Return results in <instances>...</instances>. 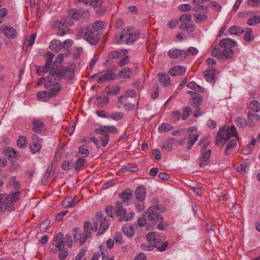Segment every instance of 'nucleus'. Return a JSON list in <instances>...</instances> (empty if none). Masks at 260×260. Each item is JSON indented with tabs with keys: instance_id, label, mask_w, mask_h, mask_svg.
Masks as SVG:
<instances>
[{
	"instance_id": "nucleus-1",
	"label": "nucleus",
	"mask_w": 260,
	"mask_h": 260,
	"mask_svg": "<svg viewBox=\"0 0 260 260\" xmlns=\"http://www.w3.org/2000/svg\"><path fill=\"white\" fill-rule=\"evenodd\" d=\"M236 44L235 41L230 39H222L219 42V47H215L213 49L211 55L223 60L230 59L234 55L231 47L235 46Z\"/></svg>"
},
{
	"instance_id": "nucleus-2",
	"label": "nucleus",
	"mask_w": 260,
	"mask_h": 260,
	"mask_svg": "<svg viewBox=\"0 0 260 260\" xmlns=\"http://www.w3.org/2000/svg\"><path fill=\"white\" fill-rule=\"evenodd\" d=\"M231 136L238 139L237 132L234 125L231 126L230 128L227 130L225 127L220 128L216 136V144L222 146L230 139Z\"/></svg>"
},
{
	"instance_id": "nucleus-3",
	"label": "nucleus",
	"mask_w": 260,
	"mask_h": 260,
	"mask_svg": "<svg viewBox=\"0 0 260 260\" xmlns=\"http://www.w3.org/2000/svg\"><path fill=\"white\" fill-rule=\"evenodd\" d=\"M139 35V31L133 32L131 27H125L122 30L120 36H115V40L117 43L125 42L126 44H132L138 39Z\"/></svg>"
},
{
	"instance_id": "nucleus-4",
	"label": "nucleus",
	"mask_w": 260,
	"mask_h": 260,
	"mask_svg": "<svg viewBox=\"0 0 260 260\" xmlns=\"http://www.w3.org/2000/svg\"><path fill=\"white\" fill-rule=\"evenodd\" d=\"M80 34L83 38L92 45L96 44L100 39L99 32L94 31L90 26L82 28Z\"/></svg>"
},
{
	"instance_id": "nucleus-5",
	"label": "nucleus",
	"mask_w": 260,
	"mask_h": 260,
	"mask_svg": "<svg viewBox=\"0 0 260 260\" xmlns=\"http://www.w3.org/2000/svg\"><path fill=\"white\" fill-rule=\"evenodd\" d=\"M166 211L165 207L161 205H154L150 206L147 212L148 219L150 221L157 222L158 219H162V216L160 215L161 213Z\"/></svg>"
},
{
	"instance_id": "nucleus-6",
	"label": "nucleus",
	"mask_w": 260,
	"mask_h": 260,
	"mask_svg": "<svg viewBox=\"0 0 260 260\" xmlns=\"http://www.w3.org/2000/svg\"><path fill=\"white\" fill-rule=\"evenodd\" d=\"M57 72V76H59L60 79L64 78L71 80L75 77V65L70 64L67 67H59Z\"/></svg>"
},
{
	"instance_id": "nucleus-7",
	"label": "nucleus",
	"mask_w": 260,
	"mask_h": 260,
	"mask_svg": "<svg viewBox=\"0 0 260 260\" xmlns=\"http://www.w3.org/2000/svg\"><path fill=\"white\" fill-rule=\"evenodd\" d=\"M70 18L66 17L60 21H55L53 23V27L58 29L56 34L59 36H62L68 32L69 29L68 26L70 24Z\"/></svg>"
},
{
	"instance_id": "nucleus-8",
	"label": "nucleus",
	"mask_w": 260,
	"mask_h": 260,
	"mask_svg": "<svg viewBox=\"0 0 260 260\" xmlns=\"http://www.w3.org/2000/svg\"><path fill=\"white\" fill-rule=\"evenodd\" d=\"M57 70H54V68H51L50 70V74L48 75L46 81L44 82L45 87H50L51 86L59 83L58 81L60 79L59 76H57Z\"/></svg>"
},
{
	"instance_id": "nucleus-9",
	"label": "nucleus",
	"mask_w": 260,
	"mask_h": 260,
	"mask_svg": "<svg viewBox=\"0 0 260 260\" xmlns=\"http://www.w3.org/2000/svg\"><path fill=\"white\" fill-rule=\"evenodd\" d=\"M199 135L197 134L196 128L194 126H191L187 132L188 140L187 149L190 150L195 142L197 141Z\"/></svg>"
},
{
	"instance_id": "nucleus-10",
	"label": "nucleus",
	"mask_w": 260,
	"mask_h": 260,
	"mask_svg": "<svg viewBox=\"0 0 260 260\" xmlns=\"http://www.w3.org/2000/svg\"><path fill=\"white\" fill-rule=\"evenodd\" d=\"M0 33H3L8 39H15L17 36L16 30L13 27L6 25H3L0 27Z\"/></svg>"
},
{
	"instance_id": "nucleus-11",
	"label": "nucleus",
	"mask_w": 260,
	"mask_h": 260,
	"mask_svg": "<svg viewBox=\"0 0 260 260\" xmlns=\"http://www.w3.org/2000/svg\"><path fill=\"white\" fill-rule=\"evenodd\" d=\"M72 235L74 237V241L76 243H79L80 245H83L85 243L86 239L89 238V237H86V234L85 233H82L81 230L79 228L74 229Z\"/></svg>"
},
{
	"instance_id": "nucleus-12",
	"label": "nucleus",
	"mask_w": 260,
	"mask_h": 260,
	"mask_svg": "<svg viewBox=\"0 0 260 260\" xmlns=\"http://www.w3.org/2000/svg\"><path fill=\"white\" fill-rule=\"evenodd\" d=\"M104 127H106V126L101 125L99 126L98 128L95 129V133L96 134H99L102 136V137L100 138V139L102 141V145L103 146L105 147L109 142V136L107 132V130Z\"/></svg>"
},
{
	"instance_id": "nucleus-13",
	"label": "nucleus",
	"mask_w": 260,
	"mask_h": 260,
	"mask_svg": "<svg viewBox=\"0 0 260 260\" xmlns=\"http://www.w3.org/2000/svg\"><path fill=\"white\" fill-rule=\"evenodd\" d=\"M203 75L208 82L214 83L215 82L217 75L218 74V72L214 68H210L203 72Z\"/></svg>"
},
{
	"instance_id": "nucleus-14",
	"label": "nucleus",
	"mask_w": 260,
	"mask_h": 260,
	"mask_svg": "<svg viewBox=\"0 0 260 260\" xmlns=\"http://www.w3.org/2000/svg\"><path fill=\"white\" fill-rule=\"evenodd\" d=\"M168 55L171 58H177L180 57L181 59H185L188 56V53L184 50L172 49L168 51Z\"/></svg>"
},
{
	"instance_id": "nucleus-15",
	"label": "nucleus",
	"mask_w": 260,
	"mask_h": 260,
	"mask_svg": "<svg viewBox=\"0 0 260 260\" xmlns=\"http://www.w3.org/2000/svg\"><path fill=\"white\" fill-rule=\"evenodd\" d=\"M187 92L191 95L193 96L189 101L190 104L195 106L196 108H198L203 101V96L196 92L188 90Z\"/></svg>"
},
{
	"instance_id": "nucleus-16",
	"label": "nucleus",
	"mask_w": 260,
	"mask_h": 260,
	"mask_svg": "<svg viewBox=\"0 0 260 260\" xmlns=\"http://www.w3.org/2000/svg\"><path fill=\"white\" fill-rule=\"evenodd\" d=\"M98 223L94 221L92 223L90 221H85L83 224L84 232L86 234V237H90L92 232L96 231Z\"/></svg>"
},
{
	"instance_id": "nucleus-17",
	"label": "nucleus",
	"mask_w": 260,
	"mask_h": 260,
	"mask_svg": "<svg viewBox=\"0 0 260 260\" xmlns=\"http://www.w3.org/2000/svg\"><path fill=\"white\" fill-rule=\"evenodd\" d=\"M54 56V54L51 52L48 53V58L43 67H41L37 69V73L39 75H42L48 72L52 62V58Z\"/></svg>"
},
{
	"instance_id": "nucleus-18",
	"label": "nucleus",
	"mask_w": 260,
	"mask_h": 260,
	"mask_svg": "<svg viewBox=\"0 0 260 260\" xmlns=\"http://www.w3.org/2000/svg\"><path fill=\"white\" fill-rule=\"evenodd\" d=\"M118 102L120 104L123 105L124 108L126 111H132L135 108V105L128 101L127 96L126 95L119 96Z\"/></svg>"
},
{
	"instance_id": "nucleus-19",
	"label": "nucleus",
	"mask_w": 260,
	"mask_h": 260,
	"mask_svg": "<svg viewBox=\"0 0 260 260\" xmlns=\"http://www.w3.org/2000/svg\"><path fill=\"white\" fill-rule=\"evenodd\" d=\"M120 197L121 201L120 202L127 205L128 204V201L133 197V190L129 188H126L122 191Z\"/></svg>"
},
{
	"instance_id": "nucleus-20",
	"label": "nucleus",
	"mask_w": 260,
	"mask_h": 260,
	"mask_svg": "<svg viewBox=\"0 0 260 260\" xmlns=\"http://www.w3.org/2000/svg\"><path fill=\"white\" fill-rule=\"evenodd\" d=\"M116 77V75L113 73L111 71H108L102 76L98 78V82L99 83L102 84L110 80H115Z\"/></svg>"
},
{
	"instance_id": "nucleus-21",
	"label": "nucleus",
	"mask_w": 260,
	"mask_h": 260,
	"mask_svg": "<svg viewBox=\"0 0 260 260\" xmlns=\"http://www.w3.org/2000/svg\"><path fill=\"white\" fill-rule=\"evenodd\" d=\"M123 204H124L121 202H118L116 203L115 208V212L117 216L121 217V219H120V221L122 220L123 217L126 213V210L123 208L122 205Z\"/></svg>"
},
{
	"instance_id": "nucleus-22",
	"label": "nucleus",
	"mask_w": 260,
	"mask_h": 260,
	"mask_svg": "<svg viewBox=\"0 0 260 260\" xmlns=\"http://www.w3.org/2000/svg\"><path fill=\"white\" fill-rule=\"evenodd\" d=\"M135 197L139 201H144L146 197V189L142 186L138 187L135 191Z\"/></svg>"
},
{
	"instance_id": "nucleus-23",
	"label": "nucleus",
	"mask_w": 260,
	"mask_h": 260,
	"mask_svg": "<svg viewBox=\"0 0 260 260\" xmlns=\"http://www.w3.org/2000/svg\"><path fill=\"white\" fill-rule=\"evenodd\" d=\"M185 72V68L181 66H174L169 71V73L173 76L182 75Z\"/></svg>"
},
{
	"instance_id": "nucleus-24",
	"label": "nucleus",
	"mask_w": 260,
	"mask_h": 260,
	"mask_svg": "<svg viewBox=\"0 0 260 260\" xmlns=\"http://www.w3.org/2000/svg\"><path fill=\"white\" fill-rule=\"evenodd\" d=\"M52 244L57 248L64 246L63 235L61 233H59L56 235L52 241Z\"/></svg>"
},
{
	"instance_id": "nucleus-25",
	"label": "nucleus",
	"mask_w": 260,
	"mask_h": 260,
	"mask_svg": "<svg viewBox=\"0 0 260 260\" xmlns=\"http://www.w3.org/2000/svg\"><path fill=\"white\" fill-rule=\"evenodd\" d=\"M158 80L164 87L168 86L171 83V80L168 75L166 73L158 74Z\"/></svg>"
},
{
	"instance_id": "nucleus-26",
	"label": "nucleus",
	"mask_w": 260,
	"mask_h": 260,
	"mask_svg": "<svg viewBox=\"0 0 260 260\" xmlns=\"http://www.w3.org/2000/svg\"><path fill=\"white\" fill-rule=\"evenodd\" d=\"M211 153V150H208L203 153L201 157V161L200 164V166L201 168H203L208 164V161L209 160Z\"/></svg>"
},
{
	"instance_id": "nucleus-27",
	"label": "nucleus",
	"mask_w": 260,
	"mask_h": 260,
	"mask_svg": "<svg viewBox=\"0 0 260 260\" xmlns=\"http://www.w3.org/2000/svg\"><path fill=\"white\" fill-rule=\"evenodd\" d=\"M135 226L128 224L124 225L122 228L123 233L128 237H133L135 235Z\"/></svg>"
},
{
	"instance_id": "nucleus-28",
	"label": "nucleus",
	"mask_w": 260,
	"mask_h": 260,
	"mask_svg": "<svg viewBox=\"0 0 260 260\" xmlns=\"http://www.w3.org/2000/svg\"><path fill=\"white\" fill-rule=\"evenodd\" d=\"M49 47L52 51L58 52L62 47V44L59 40H53L51 42Z\"/></svg>"
},
{
	"instance_id": "nucleus-29",
	"label": "nucleus",
	"mask_w": 260,
	"mask_h": 260,
	"mask_svg": "<svg viewBox=\"0 0 260 260\" xmlns=\"http://www.w3.org/2000/svg\"><path fill=\"white\" fill-rule=\"evenodd\" d=\"M46 88H48L49 91H48L49 93L50 97H54L56 96L57 93L60 91L61 90V85L58 84H56L54 85L51 86L50 87H46Z\"/></svg>"
},
{
	"instance_id": "nucleus-30",
	"label": "nucleus",
	"mask_w": 260,
	"mask_h": 260,
	"mask_svg": "<svg viewBox=\"0 0 260 260\" xmlns=\"http://www.w3.org/2000/svg\"><path fill=\"white\" fill-rule=\"evenodd\" d=\"M110 220L109 219L104 218L101 221V223L100 226V230L98 232L97 235L100 236L102 235L104 232H105L109 226Z\"/></svg>"
},
{
	"instance_id": "nucleus-31",
	"label": "nucleus",
	"mask_w": 260,
	"mask_h": 260,
	"mask_svg": "<svg viewBox=\"0 0 260 260\" xmlns=\"http://www.w3.org/2000/svg\"><path fill=\"white\" fill-rule=\"evenodd\" d=\"M161 239H159L158 241H157V239H155V243L153 244V246L154 247L157 248L158 250L160 251H165L167 247L168 246L169 243L168 242H165L162 243H161Z\"/></svg>"
},
{
	"instance_id": "nucleus-32",
	"label": "nucleus",
	"mask_w": 260,
	"mask_h": 260,
	"mask_svg": "<svg viewBox=\"0 0 260 260\" xmlns=\"http://www.w3.org/2000/svg\"><path fill=\"white\" fill-rule=\"evenodd\" d=\"M132 75V71L129 68H124L121 71L119 72V76L120 78L127 79L131 77Z\"/></svg>"
},
{
	"instance_id": "nucleus-33",
	"label": "nucleus",
	"mask_w": 260,
	"mask_h": 260,
	"mask_svg": "<svg viewBox=\"0 0 260 260\" xmlns=\"http://www.w3.org/2000/svg\"><path fill=\"white\" fill-rule=\"evenodd\" d=\"M85 163L86 160L85 158L80 157L76 161L74 168L75 170L79 171L84 168Z\"/></svg>"
},
{
	"instance_id": "nucleus-34",
	"label": "nucleus",
	"mask_w": 260,
	"mask_h": 260,
	"mask_svg": "<svg viewBox=\"0 0 260 260\" xmlns=\"http://www.w3.org/2000/svg\"><path fill=\"white\" fill-rule=\"evenodd\" d=\"M238 139H233L231 140L225 147L224 154L225 155H229L228 151L231 149L235 148L237 146L236 141Z\"/></svg>"
},
{
	"instance_id": "nucleus-35",
	"label": "nucleus",
	"mask_w": 260,
	"mask_h": 260,
	"mask_svg": "<svg viewBox=\"0 0 260 260\" xmlns=\"http://www.w3.org/2000/svg\"><path fill=\"white\" fill-rule=\"evenodd\" d=\"M76 197H75L73 199L69 198L63 201L62 202V206L64 207H72L74 206L76 203Z\"/></svg>"
},
{
	"instance_id": "nucleus-36",
	"label": "nucleus",
	"mask_w": 260,
	"mask_h": 260,
	"mask_svg": "<svg viewBox=\"0 0 260 260\" xmlns=\"http://www.w3.org/2000/svg\"><path fill=\"white\" fill-rule=\"evenodd\" d=\"M229 33L231 35H240L244 32V30L240 27L233 25L229 29Z\"/></svg>"
},
{
	"instance_id": "nucleus-37",
	"label": "nucleus",
	"mask_w": 260,
	"mask_h": 260,
	"mask_svg": "<svg viewBox=\"0 0 260 260\" xmlns=\"http://www.w3.org/2000/svg\"><path fill=\"white\" fill-rule=\"evenodd\" d=\"M193 16L195 18V22L197 23H200L203 21H206L208 18L206 14L200 13H196Z\"/></svg>"
},
{
	"instance_id": "nucleus-38",
	"label": "nucleus",
	"mask_w": 260,
	"mask_h": 260,
	"mask_svg": "<svg viewBox=\"0 0 260 260\" xmlns=\"http://www.w3.org/2000/svg\"><path fill=\"white\" fill-rule=\"evenodd\" d=\"M5 153L9 160L11 161H14V159L16 157V153L13 149L12 148H8L6 150Z\"/></svg>"
},
{
	"instance_id": "nucleus-39",
	"label": "nucleus",
	"mask_w": 260,
	"mask_h": 260,
	"mask_svg": "<svg viewBox=\"0 0 260 260\" xmlns=\"http://www.w3.org/2000/svg\"><path fill=\"white\" fill-rule=\"evenodd\" d=\"M20 191H17L9 194L8 202L11 203L16 202L20 198Z\"/></svg>"
},
{
	"instance_id": "nucleus-40",
	"label": "nucleus",
	"mask_w": 260,
	"mask_h": 260,
	"mask_svg": "<svg viewBox=\"0 0 260 260\" xmlns=\"http://www.w3.org/2000/svg\"><path fill=\"white\" fill-rule=\"evenodd\" d=\"M64 58V55L62 53H59L57 57H56V60L54 61L52 64V68H54V70L58 69V64L61 63Z\"/></svg>"
},
{
	"instance_id": "nucleus-41",
	"label": "nucleus",
	"mask_w": 260,
	"mask_h": 260,
	"mask_svg": "<svg viewBox=\"0 0 260 260\" xmlns=\"http://www.w3.org/2000/svg\"><path fill=\"white\" fill-rule=\"evenodd\" d=\"M37 96L39 100L43 102L47 101L48 98H50L48 92L45 91L43 92L39 91L37 93Z\"/></svg>"
},
{
	"instance_id": "nucleus-42",
	"label": "nucleus",
	"mask_w": 260,
	"mask_h": 260,
	"mask_svg": "<svg viewBox=\"0 0 260 260\" xmlns=\"http://www.w3.org/2000/svg\"><path fill=\"white\" fill-rule=\"evenodd\" d=\"M179 20L182 23L189 24L191 21V16L189 14H182L180 16Z\"/></svg>"
},
{
	"instance_id": "nucleus-43",
	"label": "nucleus",
	"mask_w": 260,
	"mask_h": 260,
	"mask_svg": "<svg viewBox=\"0 0 260 260\" xmlns=\"http://www.w3.org/2000/svg\"><path fill=\"white\" fill-rule=\"evenodd\" d=\"M123 114L119 112H116L112 113H109L107 115L108 118H110L115 120H118L122 118Z\"/></svg>"
},
{
	"instance_id": "nucleus-44",
	"label": "nucleus",
	"mask_w": 260,
	"mask_h": 260,
	"mask_svg": "<svg viewBox=\"0 0 260 260\" xmlns=\"http://www.w3.org/2000/svg\"><path fill=\"white\" fill-rule=\"evenodd\" d=\"M173 126L171 125V124L166 123H163L159 127L158 131L160 133H164L170 131L172 129H173Z\"/></svg>"
},
{
	"instance_id": "nucleus-45",
	"label": "nucleus",
	"mask_w": 260,
	"mask_h": 260,
	"mask_svg": "<svg viewBox=\"0 0 260 260\" xmlns=\"http://www.w3.org/2000/svg\"><path fill=\"white\" fill-rule=\"evenodd\" d=\"M104 23L102 21H99L95 22L91 28H92V30H94V31L99 32L100 30L104 28Z\"/></svg>"
},
{
	"instance_id": "nucleus-46",
	"label": "nucleus",
	"mask_w": 260,
	"mask_h": 260,
	"mask_svg": "<svg viewBox=\"0 0 260 260\" xmlns=\"http://www.w3.org/2000/svg\"><path fill=\"white\" fill-rule=\"evenodd\" d=\"M34 127L33 131L35 132H40L44 127V124L39 121H35L33 123Z\"/></svg>"
},
{
	"instance_id": "nucleus-47",
	"label": "nucleus",
	"mask_w": 260,
	"mask_h": 260,
	"mask_svg": "<svg viewBox=\"0 0 260 260\" xmlns=\"http://www.w3.org/2000/svg\"><path fill=\"white\" fill-rule=\"evenodd\" d=\"M249 107L254 112H257L260 110V104L256 101H251L249 104Z\"/></svg>"
},
{
	"instance_id": "nucleus-48",
	"label": "nucleus",
	"mask_w": 260,
	"mask_h": 260,
	"mask_svg": "<svg viewBox=\"0 0 260 260\" xmlns=\"http://www.w3.org/2000/svg\"><path fill=\"white\" fill-rule=\"evenodd\" d=\"M58 249L59 250V253L58 254L59 258L61 260L64 259L68 254V249L64 248V246Z\"/></svg>"
},
{
	"instance_id": "nucleus-49",
	"label": "nucleus",
	"mask_w": 260,
	"mask_h": 260,
	"mask_svg": "<svg viewBox=\"0 0 260 260\" xmlns=\"http://www.w3.org/2000/svg\"><path fill=\"white\" fill-rule=\"evenodd\" d=\"M50 225V220L48 219H45L42 221L40 225V230L42 232L46 231L47 229Z\"/></svg>"
},
{
	"instance_id": "nucleus-50",
	"label": "nucleus",
	"mask_w": 260,
	"mask_h": 260,
	"mask_svg": "<svg viewBox=\"0 0 260 260\" xmlns=\"http://www.w3.org/2000/svg\"><path fill=\"white\" fill-rule=\"evenodd\" d=\"M41 148V145L38 142H34L32 145H30V149L33 153L38 152Z\"/></svg>"
},
{
	"instance_id": "nucleus-51",
	"label": "nucleus",
	"mask_w": 260,
	"mask_h": 260,
	"mask_svg": "<svg viewBox=\"0 0 260 260\" xmlns=\"http://www.w3.org/2000/svg\"><path fill=\"white\" fill-rule=\"evenodd\" d=\"M260 22V17L253 16L247 20V24L249 25H253Z\"/></svg>"
},
{
	"instance_id": "nucleus-52",
	"label": "nucleus",
	"mask_w": 260,
	"mask_h": 260,
	"mask_svg": "<svg viewBox=\"0 0 260 260\" xmlns=\"http://www.w3.org/2000/svg\"><path fill=\"white\" fill-rule=\"evenodd\" d=\"M248 163L246 160L242 162L240 166L237 167V171L238 172L244 173L246 172Z\"/></svg>"
},
{
	"instance_id": "nucleus-53",
	"label": "nucleus",
	"mask_w": 260,
	"mask_h": 260,
	"mask_svg": "<svg viewBox=\"0 0 260 260\" xmlns=\"http://www.w3.org/2000/svg\"><path fill=\"white\" fill-rule=\"evenodd\" d=\"M89 153L87 148H84L83 146H80L79 148L78 154L82 155L80 157L84 158L87 156Z\"/></svg>"
},
{
	"instance_id": "nucleus-54",
	"label": "nucleus",
	"mask_w": 260,
	"mask_h": 260,
	"mask_svg": "<svg viewBox=\"0 0 260 260\" xmlns=\"http://www.w3.org/2000/svg\"><path fill=\"white\" fill-rule=\"evenodd\" d=\"M36 37V34H33L31 35L30 36V38L25 41V42L23 46V49H24L25 45H26V46H31V45H32L34 43Z\"/></svg>"
},
{
	"instance_id": "nucleus-55",
	"label": "nucleus",
	"mask_w": 260,
	"mask_h": 260,
	"mask_svg": "<svg viewBox=\"0 0 260 260\" xmlns=\"http://www.w3.org/2000/svg\"><path fill=\"white\" fill-rule=\"evenodd\" d=\"M236 124L238 127L243 128L246 125L245 121L242 117H238L235 120Z\"/></svg>"
},
{
	"instance_id": "nucleus-56",
	"label": "nucleus",
	"mask_w": 260,
	"mask_h": 260,
	"mask_svg": "<svg viewBox=\"0 0 260 260\" xmlns=\"http://www.w3.org/2000/svg\"><path fill=\"white\" fill-rule=\"evenodd\" d=\"M96 102L103 106L107 105L109 102V99L108 96L98 97L96 99Z\"/></svg>"
},
{
	"instance_id": "nucleus-57",
	"label": "nucleus",
	"mask_w": 260,
	"mask_h": 260,
	"mask_svg": "<svg viewBox=\"0 0 260 260\" xmlns=\"http://www.w3.org/2000/svg\"><path fill=\"white\" fill-rule=\"evenodd\" d=\"M26 138L24 136H20L17 141V145L20 148H23L26 145Z\"/></svg>"
},
{
	"instance_id": "nucleus-58",
	"label": "nucleus",
	"mask_w": 260,
	"mask_h": 260,
	"mask_svg": "<svg viewBox=\"0 0 260 260\" xmlns=\"http://www.w3.org/2000/svg\"><path fill=\"white\" fill-rule=\"evenodd\" d=\"M121 53L117 51H112L108 54V58L110 59H116L121 56Z\"/></svg>"
},
{
	"instance_id": "nucleus-59",
	"label": "nucleus",
	"mask_w": 260,
	"mask_h": 260,
	"mask_svg": "<svg viewBox=\"0 0 260 260\" xmlns=\"http://www.w3.org/2000/svg\"><path fill=\"white\" fill-rule=\"evenodd\" d=\"M146 238L148 241L151 242L152 241H153L154 243H155V239H157V241L159 240V238L156 237V236H155V234L153 232H151L148 233L146 235ZM154 243H153L154 244Z\"/></svg>"
},
{
	"instance_id": "nucleus-60",
	"label": "nucleus",
	"mask_w": 260,
	"mask_h": 260,
	"mask_svg": "<svg viewBox=\"0 0 260 260\" xmlns=\"http://www.w3.org/2000/svg\"><path fill=\"white\" fill-rule=\"evenodd\" d=\"M252 34V29L250 28H247V31H246L244 35V39L246 41H250L253 39V36L251 35Z\"/></svg>"
},
{
	"instance_id": "nucleus-61",
	"label": "nucleus",
	"mask_w": 260,
	"mask_h": 260,
	"mask_svg": "<svg viewBox=\"0 0 260 260\" xmlns=\"http://www.w3.org/2000/svg\"><path fill=\"white\" fill-rule=\"evenodd\" d=\"M191 111V108L190 107H186L183 110L182 112V119L186 120L190 115V112Z\"/></svg>"
},
{
	"instance_id": "nucleus-62",
	"label": "nucleus",
	"mask_w": 260,
	"mask_h": 260,
	"mask_svg": "<svg viewBox=\"0 0 260 260\" xmlns=\"http://www.w3.org/2000/svg\"><path fill=\"white\" fill-rule=\"evenodd\" d=\"M245 123L246 125H249L250 126H254L255 125L253 118L250 113L248 114V118L245 121Z\"/></svg>"
},
{
	"instance_id": "nucleus-63",
	"label": "nucleus",
	"mask_w": 260,
	"mask_h": 260,
	"mask_svg": "<svg viewBox=\"0 0 260 260\" xmlns=\"http://www.w3.org/2000/svg\"><path fill=\"white\" fill-rule=\"evenodd\" d=\"M9 194L7 193H2L0 194V204L4 205L8 202Z\"/></svg>"
},
{
	"instance_id": "nucleus-64",
	"label": "nucleus",
	"mask_w": 260,
	"mask_h": 260,
	"mask_svg": "<svg viewBox=\"0 0 260 260\" xmlns=\"http://www.w3.org/2000/svg\"><path fill=\"white\" fill-rule=\"evenodd\" d=\"M70 15H72V18L75 20H79L81 18V15L79 11H72L70 12Z\"/></svg>"
}]
</instances>
